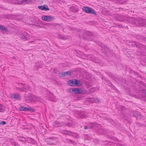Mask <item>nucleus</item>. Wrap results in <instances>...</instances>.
Returning a JSON list of instances; mask_svg holds the SVG:
<instances>
[{
    "label": "nucleus",
    "mask_w": 146,
    "mask_h": 146,
    "mask_svg": "<svg viewBox=\"0 0 146 146\" xmlns=\"http://www.w3.org/2000/svg\"><path fill=\"white\" fill-rule=\"evenodd\" d=\"M82 9L83 11L86 13L96 15V12L91 8L87 7H84Z\"/></svg>",
    "instance_id": "obj_1"
},
{
    "label": "nucleus",
    "mask_w": 146,
    "mask_h": 146,
    "mask_svg": "<svg viewBox=\"0 0 146 146\" xmlns=\"http://www.w3.org/2000/svg\"><path fill=\"white\" fill-rule=\"evenodd\" d=\"M145 20L142 18L134 20V23L137 25L143 26Z\"/></svg>",
    "instance_id": "obj_2"
},
{
    "label": "nucleus",
    "mask_w": 146,
    "mask_h": 146,
    "mask_svg": "<svg viewBox=\"0 0 146 146\" xmlns=\"http://www.w3.org/2000/svg\"><path fill=\"white\" fill-rule=\"evenodd\" d=\"M83 35L87 36H92L94 34L92 32L87 31L85 30H82L81 31Z\"/></svg>",
    "instance_id": "obj_3"
},
{
    "label": "nucleus",
    "mask_w": 146,
    "mask_h": 146,
    "mask_svg": "<svg viewBox=\"0 0 146 146\" xmlns=\"http://www.w3.org/2000/svg\"><path fill=\"white\" fill-rule=\"evenodd\" d=\"M36 98V97H35L33 96L30 95L29 96H27L26 97V100L27 102H30L32 101H33L35 100L34 98Z\"/></svg>",
    "instance_id": "obj_4"
},
{
    "label": "nucleus",
    "mask_w": 146,
    "mask_h": 146,
    "mask_svg": "<svg viewBox=\"0 0 146 146\" xmlns=\"http://www.w3.org/2000/svg\"><path fill=\"white\" fill-rule=\"evenodd\" d=\"M38 8L40 9L48 11L49 10V8L46 5H44L43 6H40L38 7Z\"/></svg>",
    "instance_id": "obj_5"
},
{
    "label": "nucleus",
    "mask_w": 146,
    "mask_h": 146,
    "mask_svg": "<svg viewBox=\"0 0 146 146\" xmlns=\"http://www.w3.org/2000/svg\"><path fill=\"white\" fill-rule=\"evenodd\" d=\"M33 0H23L20 1V4H26L31 3Z\"/></svg>",
    "instance_id": "obj_6"
},
{
    "label": "nucleus",
    "mask_w": 146,
    "mask_h": 146,
    "mask_svg": "<svg viewBox=\"0 0 146 146\" xmlns=\"http://www.w3.org/2000/svg\"><path fill=\"white\" fill-rule=\"evenodd\" d=\"M78 10L77 7L76 6L71 7L70 9V11L73 12H76Z\"/></svg>",
    "instance_id": "obj_7"
},
{
    "label": "nucleus",
    "mask_w": 146,
    "mask_h": 146,
    "mask_svg": "<svg viewBox=\"0 0 146 146\" xmlns=\"http://www.w3.org/2000/svg\"><path fill=\"white\" fill-rule=\"evenodd\" d=\"M75 80V85H76L78 87H80L82 86V84L80 82L79 80H78L76 79H74Z\"/></svg>",
    "instance_id": "obj_8"
},
{
    "label": "nucleus",
    "mask_w": 146,
    "mask_h": 146,
    "mask_svg": "<svg viewBox=\"0 0 146 146\" xmlns=\"http://www.w3.org/2000/svg\"><path fill=\"white\" fill-rule=\"evenodd\" d=\"M74 93L82 94L83 93V91L82 90H80L79 88H74Z\"/></svg>",
    "instance_id": "obj_9"
},
{
    "label": "nucleus",
    "mask_w": 146,
    "mask_h": 146,
    "mask_svg": "<svg viewBox=\"0 0 146 146\" xmlns=\"http://www.w3.org/2000/svg\"><path fill=\"white\" fill-rule=\"evenodd\" d=\"M47 21L48 22L52 21L54 19V17L51 15H47Z\"/></svg>",
    "instance_id": "obj_10"
},
{
    "label": "nucleus",
    "mask_w": 146,
    "mask_h": 146,
    "mask_svg": "<svg viewBox=\"0 0 146 146\" xmlns=\"http://www.w3.org/2000/svg\"><path fill=\"white\" fill-rule=\"evenodd\" d=\"M136 38L138 39L146 40V37L140 35H138L136 36Z\"/></svg>",
    "instance_id": "obj_11"
},
{
    "label": "nucleus",
    "mask_w": 146,
    "mask_h": 146,
    "mask_svg": "<svg viewBox=\"0 0 146 146\" xmlns=\"http://www.w3.org/2000/svg\"><path fill=\"white\" fill-rule=\"evenodd\" d=\"M75 80H71L68 81V84L70 86H74L75 85Z\"/></svg>",
    "instance_id": "obj_12"
},
{
    "label": "nucleus",
    "mask_w": 146,
    "mask_h": 146,
    "mask_svg": "<svg viewBox=\"0 0 146 146\" xmlns=\"http://www.w3.org/2000/svg\"><path fill=\"white\" fill-rule=\"evenodd\" d=\"M11 97L12 98H15L17 99H19L20 98V96L18 94H13L11 96Z\"/></svg>",
    "instance_id": "obj_13"
},
{
    "label": "nucleus",
    "mask_w": 146,
    "mask_h": 146,
    "mask_svg": "<svg viewBox=\"0 0 146 146\" xmlns=\"http://www.w3.org/2000/svg\"><path fill=\"white\" fill-rule=\"evenodd\" d=\"M55 125L57 127H61L62 126V124L61 123L59 122L58 121H55Z\"/></svg>",
    "instance_id": "obj_14"
},
{
    "label": "nucleus",
    "mask_w": 146,
    "mask_h": 146,
    "mask_svg": "<svg viewBox=\"0 0 146 146\" xmlns=\"http://www.w3.org/2000/svg\"><path fill=\"white\" fill-rule=\"evenodd\" d=\"M24 109L25 110V111H32V112L34 111V110L33 109L31 108V107H30L29 108H27V107H25L24 108Z\"/></svg>",
    "instance_id": "obj_15"
},
{
    "label": "nucleus",
    "mask_w": 146,
    "mask_h": 146,
    "mask_svg": "<svg viewBox=\"0 0 146 146\" xmlns=\"http://www.w3.org/2000/svg\"><path fill=\"white\" fill-rule=\"evenodd\" d=\"M12 3L16 4H20V1L19 0H11Z\"/></svg>",
    "instance_id": "obj_16"
},
{
    "label": "nucleus",
    "mask_w": 146,
    "mask_h": 146,
    "mask_svg": "<svg viewBox=\"0 0 146 146\" xmlns=\"http://www.w3.org/2000/svg\"><path fill=\"white\" fill-rule=\"evenodd\" d=\"M95 124L94 123H92L89 124L88 125L89 128L92 129L95 126Z\"/></svg>",
    "instance_id": "obj_17"
},
{
    "label": "nucleus",
    "mask_w": 146,
    "mask_h": 146,
    "mask_svg": "<svg viewBox=\"0 0 146 146\" xmlns=\"http://www.w3.org/2000/svg\"><path fill=\"white\" fill-rule=\"evenodd\" d=\"M137 126L140 127H146V124H142L140 123H137Z\"/></svg>",
    "instance_id": "obj_18"
},
{
    "label": "nucleus",
    "mask_w": 146,
    "mask_h": 146,
    "mask_svg": "<svg viewBox=\"0 0 146 146\" xmlns=\"http://www.w3.org/2000/svg\"><path fill=\"white\" fill-rule=\"evenodd\" d=\"M0 29L2 31H5L6 32L8 31L7 29L3 26H0Z\"/></svg>",
    "instance_id": "obj_19"
},
{
    "label": "nucleus",
    "mask_w": 146,
    "mask_h": 146,
    "mask_svg": "<svg viewBox=\"0 0 146 146\" xmlns=\"http://www.w3.org/2000/svg\"><path fill=\"white\" fill-rule=\"evenodd\" d=\"M42 20L47 21V15L46 16H45V15H43L42 16Z\"/></svg>",
    "instance_id": "obj_20"
},
{
    "label": "nucleus",
    "mask_w": 146,
    "mask_h": 146,
    "mask_svg": "<svg viewBox=\"0 0 146 146\" xmlns=\"http://www.w3.org/2000/svg\"><path fill=\"white\" fill-rule=\"evenodd\" d=\"M66 75L65 72H62L61 73H60V74L59 75V76L60 77H62L63 76H64Z\"/></svg>",
    "instance_id": "obj_21"
},
{
    "label": "nucleus",
    "mask_w": 146,
    "mask_h": 146,
    "mask_svg": "<svg viewBox=\"0 0 146 146\" xmlns=\"http://www.w3.org/2000/svg\"><path fill=\"white\" fill-rule=\"evenodd\" d=\"M69 92L70 93H73V92L74 93V88L70 89L69 90Z\"/></svg>",
    "instance_id": "obj_22"
},
{
    "label": "nucleus",
    "mask_w": 146,
    "mask_h": 146,
    "mask_svg": "<svg viewBox=\"0 0 146 146\" xmlns=\"http://www.w3.org/2000/svg\"><path fill=\"white\" fill-rule=\"evenodd\" d=\"M19 140L20 141H25V139L23 137H22L19 139Z\"/></svg>",
    "instance_id": "obj_23"
},
{
    "label": "nucleus",
    "mask_w": 146,
    "mask_h": 146,
    "mask_svg": "<svg viewBox=\"0 0 146 146\" xmlns=\"http://www.w3.org/2000/svg\"><path fill=\"white\" fill-rule=\"evenodd\" d=\"M66 75H70L71 74V72H70L68 71V72H65Z\"/></svg>",
    "instance_id": "obj_24"
},
{
    "label": "nucleus",
    "mask_w": 146,
    "mask_h": 146,
    "mask_svg": "<svg viewBox=\"0 0 146 146\" xmlns=\"http://www.w3.org/2000/svg\"><path fill=\"white\" fill-rule=\"evenodd\" d=\"M95 102L96 103H98L100 102V100L97 98L94 99Z\"/></svg>",
    "instance_id": "obj_25"
},
{
    "label": "nucleus",
    "mask_w": 146,
    "mask_h": 146,
    "mask_svg": "<svg viewBox=\"0 0 146 146\" xmlns=\"http://www.w3.org/2000/svg\"><path fill=\"white\" fill-rule=\"evenodd\" d=\"M21 38L23 39H25V40H27L26 38L25 37V35H23V34L22 35V36H21Z\"/></svg>",
    "instance_id": "obj_26"
},
{
    "label": "nucleus",
    "mask_w": 146,
    "mask_h": 146,
    "mask_svg": "<svg viewBox=\"0 0 146 146\" xmlns=\"http://www.w3.org/2000/svg\"><path fill=\"white\" fill-rule=\"evenodd\" d=\"M65 126H71V125L69 123H66L65 124H64Z\"/></svg>",
    "instance_id": "obj_27"
},
{
    "label": "nucleus",
    "mask_w": 146,
    "mask_h": 146,
    "mask_svg": "<svg viewBox=\"0 0 146 146\" xmlns=\"http://www.w3.org/2000/svg\"><path fill=\"white\" fill-rule=\"evenodd\" d=\"M25 107H21L20 110L21 111H25V110L24 108Z\"/></svg>",
    "instance_id": "obj_28"
},
{
    "label": "nucleus",
    "mask_w": 146,
    "mask_h": 146,
    "mask_svg": "<svg viewBox=\"0 0 146 146\" xmlns=\"http://www.w3.org/2000/svg\"><path fill=\"white\" fill-rule=\"evenodd\" d=\"M6 124V122L4 121H2L0 123L1 124L4 125Z\"/></svg>",
    "instance_id": "obj_29"
},
{
    "label": "nucleus",
    "mask_w": 146,
    "mask_h": 146,
    "mask_svg": "<svg viewBox=\"0 0 146 146\" xmlns=\"http://www.w3.org/2000/svg\"><path fill=\"white\" fill-rule=\"evenodd\" d=\"M100 46H101L102 47H103V48H107V47L105 46L104 45L102 44H101V45H100Z\"/></svg>",
    "instance_id": "obj_30"
},
{
    "label": "nucleus",
    "mask_w": 146,
    "mask_h": 146,
    "mask_svg": "<svg viewBox=\"0 0 146 146\" xmlns=\"http://www.w3.org/2000/svg\"><path fill=\"white\" fill-rule=\"evenodd\" d=\"M84 129H87L88 128H89V127H88V126H85L84 127Z\"/></svg>",
    "instance_id": "obj_31"
},
{
    "label": "nucleus",
    "mask_w": 146,
    "mask_h": 146,
    "mask_svg": "<svg viewBox=\"0 0 146 146\" xmlns=\"http://www.w3.org/2000/svg\"><path fill=\"white\" fill-rule=\"evenodd\" d=\"M9 139L10 141L11 142H13L14 140L13 139Z\"/></svg>",
    "instance_id": "obj_32"
},
{
    "label": "nucleus",
    "mask_w": 146,
    "mask_h": 146,
    "mask_svg": "<svg viewBox=\"0 0 146 146\" xmlns=\"http://www.w3.org/2000/svg\"><path fill=\"white\" fill-rule=\"evenodd\" d=\"M68 141L70 142V143H73V142L70 139H68Z\"/></svg>",
    "instance_id": "obj_33"
},
{
    "label": "nucleus",
    "mask_w": 146,
    "mask_h": 146,
    "mask_svg": "<svg viewBox=\"0 0 146 146\" xmlns=\"http://www.w3.org/2000/svg\"><path fill=\"white\" fill-rule=\"evenodd\" d=\"M17 90L19 89V90L21 91H23V90L21 88H17Z\"/></svg>",
    "instance_id": "obj_34"
},
{
    "label": "nucleus",
    "mask_w": 146,
    "mask_h": 146,
    "mask_svg": "<svg viewBox=\"0 0 146 146\" xmlns=\"http://www.w3.org/2000/svg\"><path fill=\"white\" fill-rule=\"evenodd\" d=\"M102 44V43H101V42H98V44H99V45H100H100H101V44Z\"/></svg>",
    "instance_id": "obj_35"
},
{
    "label": "nucleus",
    "mask_w": 146,
    "mask_h": 146,
    "mask_svg": "<svg viewBox=\"0 0 146 146\" xmlns=\"http://www.w3.org/2000/svg\"><path fill=\"white\" fill-rule=\"evenodd\" d=\"M102 53L104 54H106V52L105 51H102Z\"/></svg>",
    "instance_id": "obj_36"
},
{
    "label": "nucleus",
    "mask_w": 146,
    "mask_h": 146,
    "mask_svg": "<svg viewBox=\"0 0 146 146\" xmlns=\"http://www.w3.org/2000/svg\"><path fill=\"white\" fill-rule=\"evenodd\" d=\"M50 94H51V95L52 96H53V95H52V93L51 92H50Z\"/></svg>",
    "instance_id": "obj_37"
},
{
    "label": "nucleus",
    "mask_w": 146,
    "mask_h": 146,
    "mask_svg": "<svg viewBox=\"0 0 146 146\" xmlns=\"http://www.w3.org/2000/svg\"><path fill=\"white\" fill-rule=\"evenodd\" d=\"M120 21H123V19H121V20H119Z\"/></svg>",
    "instance_id": "obj_38"
},
{
    "label": "nucleus",
    "mask_w": 146,
    "mask_h": 146,
    "mask_svg": "<svg viewBox=\"0 0 146 146\" xmlns=\"http://www.w3.org/2000/svg\"><path fill=\"white\" fill-rule=\"evenodd\" d=\"M119 26L120 27H121V26H121V25H119Z\"/></svg>",
    "instance_id": "obj_39"
},
{
    "label": "nucleus",
    "mask_w": 146,
    "mask_h": 146,
    "mask_svg": "<svg viewBox=\"0 0 146 146\" xmlns=\"http://www.w3.org/2000/svg\"><path fill=\"white\" fill-rule=\"evenodd\" d=\"M35 98L36 100H38V98Z\"/></svg>",
    "instance_id": "obj_40"
},
{
    "label": "nucleus",
    "mask_w": 146,
    "mask_h": 146,
    "mask_svg": "<svg viewBox=\"0 0 146 146\" xmlns=\"http://www.w3.org/2000/svg\"><path fill=\"white\" fill-rule=\"evenodd\" d=\"M111 86H113V85L112 84H111Z\"/></svg>",
    "instance_id": "obj_41"
},
{
    "label": "nucleus",
    "mask_w": 146,
    "mask_h": 146,
    "mask_svg": "<svg viewBox=\"0 0 146 146\" xmlns=\"http://www.w3.org/2000/svg\"><path fill=\"white\" fill-rule=\"evenodd\" d=\"M145 123H146V121H145Z\"/></svg>",
    "instance_id": "obj_42"
},
{
    "label": "nucleus",
    "mask_w": 146,
    "mask_h": 146,
    "mask_svg": "<svg viewBox=\"0 0 146 146\" xmlns=\"http://www.w3.org/2000/svg\"><path fill=\"white\" fill-rule=\"evenodd\" d=\"M1 25H0V26H1Z\"/></svg>",
    "instance_id": "obj_43"
}]
</instances>
